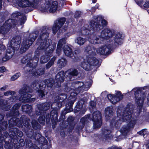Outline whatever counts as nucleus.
<instances>
[{"mask_svg":"<svg viewBox=\"0 0 149 149\" xmlns=\"http://www.w3.org/2000/svg\"><path fill=\"white\" fill-rule=\"evenodd\" d=\"M101 114L99 111L94 112L92 115V120L93 121V127L94 128H99L102 125Z\"/></svg>","mask_w":149,"mask_h":149,"instance_id":"obj_11","label":"nucleus"},{"mask_svg":"<svg viewBox=\"0 0 149 149\" xmlns=\"http://www.w3.org/2000/svg\"><path fill=\"white\" fill-rule=\"evenodd\" d=\"M6 88H7L6 86H3V87H2L0 89V90L2 91H4V90H5L6 89Z\"/></svg>","mask_w":149,"mask_h":149,"instance_id":"obj_55","label":"nucleus"},{"mask_svg":"<svg viewBox=\"0 0 149 149\" xmlns=\"http://www.w3.org/2000/svg\"><path fill=\"white\" fill-rule=\"evenodd\" d=\"M29 120H28V121H27V122H26L25 123H24L23 124L24 126L26 127L29 126Z\"/></svg>","mask_w":149,"mask_h":149,"instance_id":"obj_52","label":"nucleus"},{"mask_svg":"<svg viewBox=\"0 0 149 149\" xmlns=\"http://www.w3.org/2000/svg\"><path fill=\"white\" fill-rule=\"evenodd\" d=\"M57 112L56 111L52 110L51 113V116H54L56 118L57 117Z\"/></svg>","mask_w":149,"mask_h":149,"instance_id":"obj_42","label":"nucleus"},{"mask_svg":"<svg viewBox=\"0 0 149 149\" xmlns=\"http://www.w3.org/2000/svg\"><path fill=\"white\" fill-rule=\"evenodd\" d=\"M22 111L25 112H30L32 109V107L31 106L27 104L23 106L22 107Z\"/></svg>","mask_w":149,"mask_h":149,"instance_id":"obj_33","label":"nucleus"},{"mask_svg":"<svg viewBox=\"0 0 149 149\" xmlns=\"http://www.w3.org/2000/svg\"><path fill=\"white\" fill-rule=\"evenodd\" d=\"M15 22V20H12V19H9L8 20V22H9L8 24H9L10 22H11L12 24H14V23Z\"/></svg>","mask_w":149,"mask_h":149,"instance_id":"obj_53","label":"nucleus"},{"mask_svg":"<svg viewBox=\"0 0 149 149\" xmlns=\"http://www.w3.org/2000/svg\"><path fill=\"white\" fill-rule=\"evenodd\" d=\"M81 12L80 11H76L75 12V14L74 15V17H75L77 18L79 17V15H80Z\"/></svg>","mask_w":149,"mask_h":149,"instance_id":"obj_48","label":"nucleus"},{"mask_svg":"<svg viewBox=\"0 0 149 149\" xmlns=\"http://www.w3.org/2000/svg\"><path fill=\"white\" fill-rule=\"evenodd\" d=\"M50 106V104L49 103H46L42 104V105H38V108L39 111L40 112V114L42 113V111L47 110L49 108Z\"/></svg>","mask_w":149,"mask_h":149,"instance_id":"obj_23","label":"nucleus"},{"mask_svg":"<svg viewBox=\"0 0 149 149\" xmlns=\"http://www.w3.org/2000/svg\"><path fill=\"white\" fill-rule=\"evenodd\" d=\"M13 92H12L10 91H8L4 93V95L6 96H8L10 95H11L13 93Z\"/></svg>","mask_w":149,"mask_h":149,"instance_id":"obj_44","label":"nucleus"},{"mask_svg":"<svg viewBox=\"0 0 149 149\" xmlns=\"http://www.w3.org/2000/svg\"><path fill=\"white\" fill-rule=\"evenodd\" d=\"M64 72L61 71L59 72L56 75L55 78V81H54L52 79L46 80L45 81V83L47 85V87H52L53 86V84L57 86V87H59L61 85V82L64 81V77L63 75Z\"/></svg>","mask_w":149,"mask_h":149,"instance_id":"obj_8","label":"nucleus"},{"mask_svg":"<svg viewBox=\"0 0 149 149\" xmlns=\"http://www.w3.org/2000/svg\"><path fill=\"white\" fill-rule=\"evenodd\" d=\"M81 34L83 35H84L86 34V32H87L88 30L87 29H85L84 28H82L81 30Z\"/></svg>","mask_w":149,"mask_h":149,"instance_id":"obj_46","label":"nucleus"},{"mask_svg":"<svg viewBox=\"0 0 149 149\" xmlns=\"http://www.w3.org/2000/svg\"><path fill=\"white\" fill-rule=\"evenodd\" d=\"M5 49V47L4 45L0 44V54H2V52H3Z\"/></svg>","mask_w":149,"mask_h":149,"instance_id":"obj_43","label":"nucleus"},{"mask_svg":"<svg viewBox=\"0 0 149 149\" xmlns=\"http://www.w3.org/2000/svg\"><path fill=\"white\" fill-rule=\"evenodd\" d=\"M111 31L108 29L103 30L100 33L97 34L98 38L94 34H91L88 37V41L91 43L95 44L100 43L101 41H102L105 40H107L112 36Z\"/></svg>","mask_w":149,"mask_h":149,"instance_id":"obj_6","label":"nucleus"},{"mask_svg":"<svg viewBox=\"0 0 149 149\" xmlns=\"http://www.w3.org/2000/svg\"><path fill=\"white\" fill-rule=\"evenodd\" d=\"M78 71L77 70L75 69H71L66 71L65 74V75L69 74L70 76H76L78 74Z\"/></svg>","mask_w":149,"mask_h":149,"instance_id":"obj_29","label":"nucleus"},{"mask_svg":"<svg viewBox=\"0 0 149 149\" xmlns=\"http://www.w3.org/2000/svg\"><path fill=\"white\" fill-rule=\"evenodd\" d=\"M113 114V109L112 107H107L105 109V115L106 118L109 120L110 119Z\"/></svg>","mask_w":149,"mask_h":149,"instance_id":"obj_24","label":"nucleus"},{"mask_svg":"<svg viewBox=\"0 0 149 149\" xmlns=\"http://www.w3.org/2000/svg\"><path fill=\"white\" fill-rule=\"evenodd\" d=\"M79 52L78 50H76L74 51V53L75 54H77L79 53Z\"/></svg>","mask_w":149,"mask_h":149,"instance_id":"obj_57","label":"nucleus"},{"mask_svg":"<svg viewBox=\"0 0 149 149\" xmlns=\"http://www.w3.org/2000/svg\"><path fill=\"white\" fill-rule=\"evenodd\" d=\"M0 149H3V147H1L0 148Z\"/></svg>","mask_w":149,"mask_h":149,"instance_id":"obj_64","label":"nucleus"},{"mask_svg":"<svg viewBox=\"0 0 149 149\" xmlns=\"http://www.w3.org/2000/svg\"><path fill=\"white\" fill-rule=\"evenodd\" d=\"M91 85V84L90 82H86L85 84L81 81H77L74 83L72 84L71 89L73 91L71 92L69 98L72 100L73 104L75 101V96L77 94L80 92L88 90Z\"/></svg>","mask_w":149,"mask_h":149,"instance_id":"obj_3","label":"nucleus"},{"mask_svg":"<svg viewBox=\"0 0 149 149\" xmlns=\"http://www.w3.org/2000/svg\"><path fill=\"white\" fill-rule=\"evenodd\" d=\"M29 55V56H26L23 57L22 59L21 62L22 63H25L27 60V66L30 67H32L33 68H34L37 64V63L38 61V57H36V58L35 57L32 60L31 59V57Z\"/></svg>","mask_w":149,"mask_h":149,"instance_id":"obj_12","label":"nucleus"},{"mask_svg":"<svg viewBox=\"0 0 149 149\" xmlns=\"http://www.w3.org/2000/svg\"><path fill=\"white\" fill-rule=\"evenodd\" d=\"M1 0H0V8H1Z\"/></svg>","mask_w":149,"mask_h":149,"instance_id":"obj_60","label":"nucleus"},{"mask_svg":"<svg viewBox=\"0 0 149 149\" xmlns=\"http://www.w3.org/2000/svg\"><path fill=\"white\" fill-rule=\"evenodd\" d=\"M57 5L58 3L57 1H54L49 7H48V5H47V6H46L44 9H41L40 10L43 11H45L48 10L50 13H54L56 10Z\"/></svg>","mask_w":149,"mask_h":149,"instance_id":"obj_18","label":"nucleus"},{"mask_svg":"<svg viewBox=\"0 0 149 149\" xmlns=\"http://www.w3.org/2000/svg\"><path fill=\"white\" fill-rule=\"evenodd\" d=\"M65 38H63L59 40L57 46L56 52L58 54V52L61 51L62 48H64L63 51L65 55L68 56L72 57L74 55L72 50L68 45H65Z\"/></svg>","mask_w":149,"mask_h":149,"instance_id":"obj_7","label":"nucleus"},{"mask_svg":"<svg viewBox=\"0 0 149 149\" xmlns=\"http://www.w3.org/2000/svg\"><path fill=\"white\" fill-rule=\"evenodd\" d=\"M26 20V17L25 16H24L21 19V24H23L24 23Z\"/></svg>","mask_w":149,"mask_h":149,"instance_id":"obj_45","label":"nucleus"},{"mask_svg":"<svg viewBox=\"0 0 149 149\" xmlns=\"http://www.w3.org/2000/svg\"><path fill=\"white\" fill-rule=\"evenodd\" d=\"M19 107V105L18 104H15L13 107V111L11 115L17 116L19 114L18 111L17 110Z\"/></svg>","mask_w":149,"mask_h":149,"instance_id":"obj_30","label":"nucleus"},{"mask_svg":"<svg viewBox=\"0 0 149 149\" xmlns=\"http://www.w3.org/2000/svg\"><path fill=\"white\" fill-rule=\"evenodd\" d=\"M110 48V47L109 46L104 45L97 48L96 51L98 54L104 55L108 53L109 51Z\"/></svg>","mask_w":149,"mask_h":149,"instance_id":"obj_19","label":"nucleus"},{"mask_svg":"<svg viewBox=\"0 0 149 149\" xmlns=\"http://www.w3.org/2000/svg\"><path fill=\"white\" fill-rule=\"evenodd\" d=\"M5 68L3 66L0 67V72H3L5 71Z\"/></svg>","mask_w":149,"mask_h":149,"instance_id":"obj_50","label":"nucleus"},{"mask_svg":"<svg viewBox=\"0 0 149 149\" xmlns=\"http://www.w3.org/2000/svg\"><path fill=\"white\" fill-rule=\"evenodd\" d=\"M109 149H121V148L120 147H118L114 146L109 148Z\"/></svg>","mask_w":149,"mask_h":149,"instance_id":"obj_47","label":"nucleus"},{"mask_svg":"<svg viewBox=\"0 0 149 149\" xmlns=\"http://www.w3.org/2000/svg\"><path fill=\"white\" fill-rule=\"evenodd\" d=\"M132 91H134L135 92V100L137 104L139 106L142 107L144 100V97L145 96V94H143L141 95V99L140 95V97H139V94L141 93V92L138 89L134 88L132 90Z\"/></svg>","mask_w":149,"mask_h":149,"instance_id":"obj_14","label":"nucleus"},{"mask_svg":"<svg viewBox=\"0 0 149 149\" xmlns=\"http://www.w3.org/2000/svg\"><path fill=\"white\" fill-rule=\"evenodd\" d=\"M37 123V122L36 120H33L32 122V126L33 128H35V125H36Z\"/></svg>","mask_w":149,"mask_h":149,"instance_id":"obj_49","label":"nucleus"},{"mask_svg":"<svg viewBox=\"0 0 149 149\" xmlns=\"http://www.w3.org/2000/svg\"><path fill=\"white\" fill-rule=\"evenodd\" d=\"M45 117L43 116H40L38 119V121L40 123L42 124H43L45 122Z\"/></svg>","mask_w":149,"mask_h":149,"instance_id":"obj_38","label":"nucleus"},{"mask_svg":"<svg viewBox=\"0 0 149 149\" xmlns=\"http://www.w3.org/2000/svg\"><path fill=\"white\" fill-rule=\"evenodd\" d=\"M65 20V19L63 18L60 19L57 23H55L52 27L53 33L55 34L56 33L59 29L63 24Z\"/></svg>","mask_w":149,"mask_h":149,"instance_id":"obj_17","label":"nucleus"},{"mask_svg":"<svg viewBox=\"0 0 149 149\" xmlns=\"http://www.w3.org/2000/svg\"><path fill=\"white\" fill-rule=\"evenodd\" d=\"M3 116L2 115H0V123L1 122V121L3 119Z\"/></svg>","mask_w":149,"mask_h":149,"instance_id":"obj_56","label":"nucleus"},{"mask_svg":"<svg viewBox=\"0 0 149 149\" xmlns=\"http://www.w3.org/2000/svg\"><path fill=\"white\" fill-rule=\"evenodd\" d=\"M44 69L40 68L38 70H33L32 72V74L34 76L40 75L43 74L44 73Z\"/></svg>","mask_w":149,"mask_h":149,"instance_id":"obj_27","label":"nucleus"},{"mask_svg":"<svg viewBox=\"0 0 149 149\" xmlns=\"http://www.w3.org/2000/svg\"><path fill=\"white\" fill-rule=\"evenodd\" d=\"M96 22H94L93 21L91 22L90 25L93 27L95 30L99 31L103 29L104 26L107 24V21L101 16H95L94 18Z\"/></svg>","mask_w":149,"mask_h":149,"instance_id":"obj_9","label":"nucleus"},{"mask_svg":"<svg viewBox=\"0 0 149 149\" xmlns=\"http://www.w3.org/2000/svg\"><path fill=\"white\" fill-rule=\"evenodd\" d=\"M8 126V124L7 121H5L3 123L2 125L1 126V127L3 128V130H5Z\"/></svg>","mask_w":149,"mask_h":149,"instance_id":"obj_41","label":"nucleus"},{"mask_svg":"<svg viewBox=\"0 0 149 149\" xmlns=\"http://www.w3.org/2000/svg\"><path fill=\"white\" fill-rule=\"evenodd\" d=\"M147 100L148 101V104H149V93L148 94L147 96Z\"/></svg>","mask_w":149,"mask_h":149,"instance_id":"obj_58","label":"nucleus"},{"mask_svg":"<svg viewBox=\"0 0 149 149\" xmlns=\"http://www.w3.org/2000/svg\"><path fill=\"white\" fill-rule=\"evenodd\" d=\"M45 92H44L43 91L40 90H38V93L39 95L40 96H41L42 97L45 96Z\"/></svg>","mask_w":149,"mask_h":149,"instance_id":"obj_40","label":"nucleus"},{"mask_svg":"<svg viewBox=\"0 0 149 149\" xmlns=\"http://www.w3.org/2000/svg\"><path fill=\"white\" fill-rule=\"evenodd\" d=\"M27 136H28L29 137H31L32 136L31 135H27Z\"/></svg>","mask_w":149,"mask_h":149,"instance_id":"obj_63","label":"nucleus"},{"mask_svg":"<svg viewBox=\"0 0 149 149\" xmlns=\"http://www.w3.org/2000/svg\"><path fill=\"white\" fill-rule=\"evenodd\" d=\"M114 43L115 45H120L123 43V38L122 35L120 33H116L114 38Z\"/></svg>","mask_w":149,"mask_h":149,"instance_id":"obj_21","label":"nucleus"},{"mask_svg":"<svg viewBox=\"0 0 149 149\" xmlns=\"http://www.w3.org/2000/svg\"><path fill=\"white\" fill-rule=\"evenodd\" d=\"M120 110H118L117 111V114L118 117L116 118V120H112L111 122V124L115 126L116 127L119 125L123 122H130V124L128 125L127 128H123L121 129V132L122 134L125 136L127 133L130 128H132L135 124L134 121H132V112L129 108L126 109L125 111L123 113L122 116H121V117H120Z\"/></svg>","mask_w":149,"mask_h":149,"instance_id":"obj_1","label":"nucleus"},{"mask_svg":"<svg viewBox=\"0 0 149 149\" xmlns=\"http://www.w3.org/2000/svg\"><path fill=\"white\" fill-rule=\"evenodd\" d=\"M111 131L107 129H102L100 134V137L103 140H108L109 138L111 137Z\"/></svg>","mask_w":149,"mask_h":149,"instance_id":"obj_20","label":"nucleus"},{"mask_svg":"<svg viewBox=\"0 0 149 149\" xmlns=\"http://www.w3.org/2000/svg\"><path fill=\"white\" fill-rule=\"evenodd\" d=\"M67 61L65 59L62 58L59 59L58 62V66L61 68L64 67L66 64Z\"/></svg>","mask_w":149,"mask_h":149,"instance_id":"obj_32","label":"nucleus"},{"mask_svg":"<svg viewBox=\"0 0 149 149\" xmlns=\"http://www.w3.org/2000/svg\"><path fill=\"white\" fill-rule=\"evenodd\" d=\"M85 51L90 56H88L84 61L81 63V67L85 70L88 71L92 69L93 66L99 65V61L95 58L92 57L91 55L95 54V49L93 47L90 46L86 47Z\"/></svg>","mask_w":149,"mask_h":149,"instance_id":"obj_2","label":"nucleus"},{"mask_svg":"<svg viewBox=\"0 0 149 149\" xmlns=\"http://www.w3.org/2000/svg\"><path fill=\"white\" fill-rule=\"evenodd\" d=\"M13 100L14 101H15L13 99V97L11 98L7 101L6 100H0V106L1 107H3V108H5L6 106V105H7L8 103H10L11 101L13 102Z\"/></svg>","mask_w":149,"mask_h":149,"instance_id":"obj_28","label":"nucleus"},{"mask_svg":"<svg viewBox=\"0 0 149 149\" xmlns=\"http://www.w3.org/2000/svg\"><path fill=\"white\" fill-rule=\"evenodd\" d=\"M87 40L85 38L78 37L76 38L75 41L76 43L81 46L84 45Z\"/></svg>","mask_w":149,"mask_h":149,"instance_id":"obj_26","label":"nucleus"},{"mask_svg":"<svg viewBox=\"0 0 149 149\" xmlns=\"http://www.w3.org/2000/svg\"><path fill=\"white\" fill-rule=\"evenodd\" d=\"M12 24V23L8 24V23H7V22H6L5 24H4L3 26L2 27L1 29L3 28V27L5 28V31H6L8 29H9L11 26H11V25ZM14 24H15L14 23Z\"/></svg>","mask_w":149,"mask_h":149,"instance_id":"obj_35","label":"nucleus"},{"mask_svg":"<svg viewBox=\"0 0 149 149\" xmlns=\"http://www.w3.org/2000/svg\"><path fill=\"white\" fill-rule=\"evenodd\" d=\"M84 118H82L81 119V121H83V120H84Z\"/></svg>","mask_w":149,"mask_h":149,"instance_id":"obj_61","label":"nucleus"},{"mask_svg":"<svg viewBox=\"0 0 149 149\" xmlns=\"http://www.w3.org/2000/svg\"><path fill=\"white\" fill-rule=\"evenodd\" d=\"M136 3L142 8H149V0L146 1L144 3V0H134Z\"/></svg>","mask_w":149,"mask_h":149,"instance_id":"obj_22","label":"nucleus"},{"mask_svg":"<svg viewBox=\"0 0 149 149\" xmlns=\"http://www.w3.org/2000/svg\"><path fill=\"white\" fill-rule=\"evenodd\" d=\"M138 133L140 135L143 136H144L145 135H146L147 134V132L146 131V129H143L141 131H140L139 132H138Z\"/></svg>","mask_w":149,"mask_h":149,"instance_id":"obj_39","label":"nucleus"},{"mask_svg":"<svg viewBox=\"0 0 149 149\" xmlns=\"http://www.w3.org/2000/svg\"><path fill=\"white\" fill-rule=\"evenodd\" d=\"M40 87V86L38 83H33L31 85V88H33L34 90H36L37 88Z\"/></svg>","mask_w":149,"mask_h":149,"instance_id":"obj_37","label":"nucleus"},{"mask_svg":"<svg viewBox=\"0 0 149 149\" xmlns=\"http://www.w3.org/2000/svg\"><path fill=\"white\" fill-rule=\"evenodd\" d=\"M35 149H40L38 147H36V148Z\"/></svg>","mask_w":149,"mask_h":149,"instance_id":"obj_62","label":"nucleus"},{"mask_svg":"<svg viewBox=\"0 0 149 149\" xmlns=\"http://www.w3.org/2000/svg\"><path fill=\"white\" fill-rule=\"evenodd\" d=\"M107 97L113 104H115L122 99L123 95L120 91H116L114 95L109 94Z\"/></svg>","mask_w":149,"mask_h":149,"instance_id":"obj_13","label":"nucleus"},{"mask_svg":"<svg viewBox=\"0 0 149 149\" xmlns=\"http://www.w3.org/2000/svg\"><path fill=\"white\" fill-rule=\"evenodd\" d=\"M21 75L19 73H17L13 75L11 78V81H14L18 78Z\"/></svg>","mask_w":149,"mask_h":149,"instance_id":"obj_36","label":"nucleus"},{"mask_svg":"<svg viewBox=\"0 0 149 149\" xmlns=\"http://www.w3.org/2000/svg\"><path fill=\"white\" fill-rule=\"evenodd\" d=\"M21 38L19 37L13 38L7 45L8 49L5 57L2 58V61L5 62L10 59L14 53V50H17L20 47Z\"/></svg>","mask_w":149,"mask_h":149,"instance_id":"obj_5","label":"nucleus"},{"mask_svg":"<svg viewBox=\"0 0 149 149\" xmlns=\"http://www.w3.org/2000/svg\"><path fill=\"white\" fill-rule=\"evenodd\" d=\"M58 101H57V103H58V107H60L62 105V102L65 99H66L67 98V96L65 95H61L58 96Z\"/></svg>","mask_w":149,"mask_h":149,"instance_id":"obj_31","label":"nucleus"},{"mask_svg":"<svg viewBox=\"0 0 149 149\" xmlns=\"http://www.w3.org/2000/svg\"><path fill=\"white\" fill-rule=\"evenodd\" d=\"M18 6L22 8L32 7L34 8H36L34 6V0H18Z\"/></svg>","mask_w":149,"mask_h":149,"instance_id":"obj_16","label":"nucleus"},{"mask_svg":"<svg viewBox=\"0 0 149 149\" xmlns=\"http://www.w3.org/2000/svg\"><path fill=\"white\" fill-rule=\"evenodd\" d=\"M33 38L31 40H24L22 45V47L20 49V52L21 53L25 52L31 45L33 41L36 38V35H33Z\"/></svg>","mask_w":149,"mask_h":149,"instance_id":"obj_15","label":"nucleus"},{"mask_svg":"<svg viewBox=\"0 0 149 149\" xmlns=\"http://www.w3.org/2000/svg\"><path fill=\"white\" fill-rule=\"evenodd\" d=\"M92 0L93 3H95L96 2V1H97L96 0Z\"/></svg>","mask_w":149,"mask_h":149,"instance_id":"obj_59","label":"nucleus"},{"mask_svg":"<svg viewBox=\"0 0 149 149\" xmlns=\"http://www.w3.org/2000/svg\"><path fill=\"white\" fill-rule=\"evenodd\" d=\"M29 87L26 86L25 87H23L19 91V93L20 94L22 95L19 98V100L23 102H34L35 99L34 98H31V94H25L27 92H31L29 90H28L27 89L29 88Z\"/></svg>","mask_w":149,"mask_h":149,"instance_id":"obj_10","label":"nucleus"},{"mask_svg":"<svg viewBox=\"0 0 149 149\" xmlns=\"http://www.w3.org/2000/svg\"><path fill=\"white\" fill-rule=\"evenodd\" d=\"M49 29L48 27L44 28L41 31L40 37L41 39L47 38L49 35Z\"/></svg>","mask_w":149,"mask_h":149,"instance_id":"obj_25","label":"nucleus"},{"mask_svg":"<svg viewBox=\"0 0 149 149\" xmlns=\"http://www.w3.org/2000/svg\"><path fill=\"white\" fill-rule=\"evenodd\" d=\"M51 42V40H44L43 42H41L40 47H38L35 52L36 54H38V52H39L38 51V49L40 50V49H45L46 57L45 56L41 57L40 59V62L41 63H44L47 62L49 59L48 56H50L51 53L55 49V46L50 45Z\"/></svg>","mask_w":149,"mask_h":149,"instance_id":"obj_4","label":"nucleus"},{"mask_svg":"<svg viewBox=\"0 0 149 149\" xmlns=\"http://www.w3.org/2000/svg\"><path fill=\"white\" fill-rule=\"evenodd\" d=\"M17 134L20 137H22L23 135L22 133L21 132H19V133H18Z\"/></svg>","mask_w":149,"mask_h":149,"instance_id":"obj_54","label":"nucleus"},{"mask_svg":"<svg viewBox=\"0 0 149 149\" xmlns=\"http://www.w3.org/2000/svg\"><path fill=\"white\" fill-rule=\"evenodd\" d=\"M90 104L92 107H94L95 106V103L94 101H91L90 102Z\"/></svg>","mask_w":149,"mask_h":149,"instance_id":"obj_51","label":"nucleus"},{"mask_svg":"<svg viewBox=\"0 0 149 149\" xmlns=\"http://www.w3.org/2000/svg\"><path fill=\"white\" fill-rule=\"evenodd\" d=\"M55 60V57H53L49 62L46 65V67L47 68H49L52 65Z\"/></svg>","mask_w":149,"mask_h":149,"instance_id":"obj_34","label":"nucleus"}]
</instances>
